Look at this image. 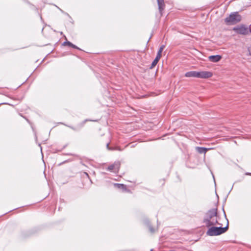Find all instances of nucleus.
Wrapping results in <instances>:
<instances>
[{
    "mask_svg": "<svg viewBox=\"0 0 251 251\" xmlns=\"http://www.w3.org/2000/svg\"><path fill=\"white\" fill-rule=\"evenodd\" d=\"M218 209L217 207L209 210L205 214L203 220V223L207 227H210L212 226L219 225L222 224L218 221Z\"/></svg>",
    "mask_w": 251,
    "mask_h": 251,
    "instance_id": "f257e3e1",
    "label": "nucleus"
},
{
    "mask_svg": "<svg viewBox=\"0 0 251 251\" xmlns=\"http://www.w3.org/2000/svg\"><path fill=\"white\" fill-rule=\"evenodd\" d=\"M224 213L225 215V219L226 221V226L225 227H222V226H220L219 227L215 226H210V227H208V229L207 230L206 234L208 236H215L221 235L223 233H225L228 229V221L227 219L226 215V213L223 209Z\"/></svg>",
    "mask_w": 251,
    "mask_h": 251,
    "instance_id": "f03ea898",
    "label": "nucleus"
},
{
    "mask_svg": "<svg viewBox=\"0 0 251 251\" xmlns=\"http://www.w3.org/2000/svg\"><path fill=\"white\" fill-rule=\"evenodd\" d=\"M233 30L237 34L244 35L251 33V28L250 26H247L244 25H241L234 27L233 28Z\"/></svg>",
    "mask_w": 251,
    "mask_h": 251,
    "instance_id": "7ed1b4c3",
    "label": "nucleus"
},
{
    "mask_svg": "<svg viewBox=\"0 0 251 251\" xmlns=\"http://www.w3.org/2000/svg\"><path fill=\"white\" fill-rule=\"evenodd\" d=\"M121 166L120 161H115L113 164L108 166L106 170L114 173H118Z\"/></svg>",
    "mask_w": 251,
    "mask_h": 251,
    "instance_id": "20e7f679",
    "label": "nucleus"
},
{
    "mask_svg": "<svg viewBox=\"0 0 251 251\" xmlns=\"http://www.w3.org/2000/svg\"><path fill=\"white\" fill-rule=\"evenodd\" d=\"M241 17H227L225 22L228 25H234L241 21Z\"/></svg>",
    "mask_w": 251,
    "mask_h": 251,
    "instance_id": "39448f33",
    "label": "nucleus"
},
{
    "mask_svg": "<svg viewBox=\"0 0 251 251\" xmlns=\"http://www.w3.org/2000/svg\"><path fill=\"white\" fill-rule=\"evenodd\" d=\"M213 75L212 73L209 71H201L198 72V78H208L211 77Z\"/></svg>",
    "mask_w": 251,
    "mask_h": 251,
    "instance_id": "423d86ee",
    "label": "nucleus"
},
{
    "mask_svg": "<svg viewBox=\"0 0 251 251\" xmlns=\"http://www.w3.org/2000/svg\"><path fill=\"white\" fill-rule=\"evenodd\" d=\"M222 58V56L220 55H211L208 56V60L212 62L216 63L219 62Z\"/></svg>",
    "mask_w": 251,
    "mask_h": 251,
    "instance_id": "0eeeda50",
    "label": "nucleus"
},
{
    "mask_svg": "<svg viewBox=\"0 0 251 251\" xmlns=\"http://www.w3.org/2000/svg\"><path fill=\"white\" fill-rule=\"evenodd\" d=\"M158 9L161 16L162 15V11L164 9L165 4L164 0H157Z\"/></svg>",
    "mask_w": 251,
    "mask_h": 251,
    "instance_id": "6e6552de",
    "label": "nucleus"
},
{
    "mask_svg": "<svg viewBox=\"0 0 251 251\" xmlns=\"http://www.w3.org/2000/svg\"><path fill=\"white\" fill-rule=\"evenodd\" d=\"M198 72L197 71H190L186 73L185 76L188 77H198Z\"/></svg>",
    "mask_w": 251,
    "mask_h": 251,
    "instance_id": "1a4fd4ad",
    "label": "nucleus"
},
{
    "mask_svg": "<svg viewBox=\"0 0 251 251\" xmlns=\"http://www.w3.org/2000/svg\"><path fill=\"white\" fill-rule=\"evenodd\" d=\"M62 45L63 46H69L70 47H72V48H73L74 49H77V50H80V49L79 48H78L77 46H76L75 45H74L71 42H70V41H65L64 42H63Z\"/></svg>",
    "mask_w": 251,
    "mask_h": 251,
    "instance_id": "9d476101",
    "label": "nucleus"
},
{
    "mask_svg": "<svg viewBox=\"0 0 251 251\" xmlns=\"http://www.w3.org/2000/svg\"><path fill=\"white\" fill-rule=\"evenodd\" d=\"M196 150L199 153H201H201L205 154L208 150V149L206 148L200 147H197L196 148Z\"/></svg>",
    "mask_w": 251,
    "mask_h": 251,
    "instance_id": "9b49d317",
    "label": "nucleus"
},
{
    "mask_svg": "<svg viewBox=\"0 0 251 251\" xmlns=\"http://www.w3.org/2000/svg\"><path fill=\"white\" fill-rule=\"evenodd\" d=\"M165 48V45H161L157 52L156 57L160 58L161 57V54L162 52V51Z\"/></svg>",
    "mask_w": 251,
    "mask_h": 251,
    "instance_id": "f8f14e48",
    "label": "nucleus"
},
{
    "mask_svg": "<svg viewBox=\"0 0 251 251\" xmlns=\"http://www.w3.org/2000/svg\"><path fill=\"white\" fill-rule=\"evenodd\" d=\"M160 59V58L156 56L155 58L154 59V60L153 61V62L151 63L150 68L151 69L153 68L157 64V63H158V62L159 61Z\"/></svg>",
    "mask_w": 251,
    "mask_h": 251,
    "instance_id": "ddd939ff",
    "label": "nucleus"
},
{
    "mask_svg": "<svg viewBox=\"0 0 251 251\" xmlns=\"http://www.w3.org/2000/svg\"><path fill=\"white\" fill-rule=\"evenodd\" d=\"M115 186H116L119 189H122L124 190L126 189V185L123 184L116 183L115 184Z\"/></svg>",
    "mask_w": 251,
    "mask_h": 251,
    "instance_id": "4468645a",
    "label": "nucleus"
},
{
    "mask_svg": "<svg viewBox=\"0 0 251 251\" xmlns=\"http://www.w3.org/2000/svg\"><path fill=\"white\" fill-rule=\"evenodd\" d=\"M229 16H240L239 15H238V12H232V13H231Z\"/></svg>",
    "mask_w": 251,
    "mask_h": 251,
    "instance_id": "2eb2a0df",
    "label": "nucleus"
},
{
    "mask_svg": "<svg viewBox=\"0 0 251 251\" xmlns=\"http://www.w3.org/2000/svg\"><path fill=\"white\" fill-rule=\"evenodd\" d=\"M149 229H150V231H151V232H153L154 231V230L153 228V227H151V226L149 227Z\"/></svg>",
    "mask_w": 251,
    "mask_h": 251,
    "instance_id": "dca6fc26",
    "label": "nucleus"
},
{
    "mask_svg": "<svg viewBox=\"0 0 251 251\" xmlns=\"http://www.w3.org/2000/svg\"><path fill=\"white\" fill-rule=\"evenodd\" d=\"M31 6V8L33 9H36L35 6L32 4H30L29 2H28Z\"/></svg>",
    "mask_w": 251,
    "mask_h": 251,
    "instance_id": "f3484780",
    "label": "nucleus"
},
{
    "mask_svg": "<svg viewBox=\"0 0 251 251\" xmlns=\"http://www.w3.org/2000/svg\"><path fill=\"white\" fill-rule=\"evenodd\" d=\"M248 51L249 52V54L251 56V47L248 48Z\"/></svg>",
    "mask_w": 251,
    "mask_h": 251,
    "instance_id": "a211bd4d",
    "label": "nucleus"
},
{
    "mask_svg": "<svg viewBox=\"0 0 251 251\" xmlns=\"http://www.w3.org/2000/svg\"><path fill=\"white\" fill-rule=\"evenodd\" d=\"M106 147H107V149L109 150H111V149L109 148V143H107V145H106Z\"/></svg>",
    "mask_w": 251,
    "mask_h": 251,
    "instance_id": "6ab92c4d",
    "label": "nucleus"
},
{
    "mask_svg": "<svg viewBox=\"0 0 251 251\" xmlns=\"http://www.w3.org/2000/svg\"><path fill=\"white\" fill-rule=\"evenodd\" d=\"M69 127H70L71 128H72L73 130H75V129L74 127H73V126H69Z\"/></svg>",
    "mask_w": 251,
    "mask_h": 251,
    "instance_id": "aec40b11",
    "label": "nucleus"
},
{
    "mask_svg": "<svg viewBox=\"0 0 251 251\" xmlns=\"http://www.w3.org/2000/svg\"><path fill=\"white\" fill-rule=\"evenodd\" d=\"M247 175H251V173H248Z\"/></svg>",
    "mask_w": 251,
    "mask_h": 251,
    "instance_id": "412c9836",
    "label": "nucleus"
},
{
    "mask_svg": "<svg viewBox=\"0 0 251 251\" xmlns=\"http://www.w3.org/2000/svg\"><path fill=\"white\" fill-rule=\"evenodd\" d=\"M201 16H204V14H201Z\"/></svg>",
    "mask_w": 251,
    "mask_h": 251,
    "instance_id": "4be33fe9",
    "label": "nucleus"
},
{
    "mask_svg": "<svg viewBox=\"0 0 251 251\" xmlns=\"http://www.w3.org/2000/svg\"><path fill=\"white\" fill-rule=\"evenodd\" d=\"M85 174H86V175L87 176H88V174H87V173H85Z\"/></svg>",
    "mask_w": 251,
    "mask_h": 251,
    "instance_id": "5701e85b",
    "label": "nucleus"
}]
</instances>
